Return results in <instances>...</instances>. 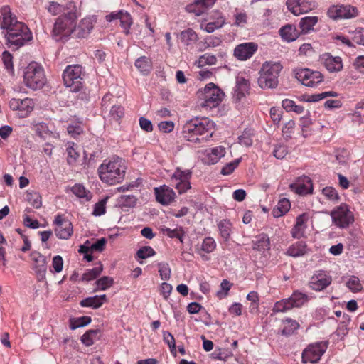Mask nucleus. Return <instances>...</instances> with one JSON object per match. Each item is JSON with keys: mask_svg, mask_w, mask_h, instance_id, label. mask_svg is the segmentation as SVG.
<instances>
[{"mask_svg": "<svg viewBox=\"0 0 364 364\" xmlns=\"http://www.w3.org/2000/svg\"><path fill=\"white\" fill-rule=\"evenodd\" d=\"M92 319L90 316H84L80 318H76L71 323V328L76 329L77 328L84 327L88 325L91 322Z\"/></svg>", "mask_w": 364, "mask_h": 364, "instance_id": "51", "label": "nucleus"}, {"mask_svg": "<svg viewBox=\"0 0 364 364\" xmlns=\"http://www.w3.org/2000/svg\"><path fill=\"white\" fill-rule=\"evenodd\" d=\"M159 129L164 133H169L173 130L174 123L172 121L161 122L159 125Z\"/></svg>", "mask_w": 364, "mask_h": 364, "instance_id": "63", "label": "nucleus"}, {"mask_svg": "<svg viewBox=\"0 0 364 364\" xmlns=\"http://www.w3.org/2000/svg\"><path fill=\"white\" fill-rule=\"evenodd\" d=\"M235 88L239 89V90L245 91L247 92L250 88L249 81L245 79L243 77H237Z\"/></svg>", "mask_w": 364, "mask_h": 364, "instance_id": "58", "label": "nucleus"}, {"mask_svg": "<svg viewBox=\"0 0 364 364\" xmlns=\"http://www.w3.org/2000/svg\"><path fill=\"white\" fill-rule=\"evenodd\" d=\"M321 60L330 73H337L343 69L342 59L339 56H333L331 53H326L321 55Z\"/></svg>", "mask_w": 364, "mask_h": 364, "instance_id": "19", "label": "nucleus"}, {"mask_svg": "<svg viewBox=\"0 0 364 364\" xmlns=\"http://www.w3.org/2000/svg\"><path fill=\"white\" fill-rule=\"evenodd\" d=\"M216 247V243L213 238L208 237L203 240L201 250L206 253L212 252Z\"/></svg>", "mask_w": 364, "mask_h": 364, "instance_id": "48", "label": "nucleus"}, {"mask_svg": "<svg viewBox=\"0 0 364 364\" xmlns=\"http://www.w3.org/2000/svg\"><path fill=\"white\" fill-rule=\"evenodd\" d=\"M71 191L73 194L80 198H86L87 200L91 198L90 192L87 191L82 185L75 184L73 186Z\"/></svg>", "mask_w": 364, "mask_h": 364, "instance_id": "37", "label": "nucleus"}, {"mask_svg": "<svg viewBox=\"0 0 364 364\" xmlns=\"http://www.w3.org/2000/svg\"><path fill=\"white\" fill-rule=\"evenodd\" d=\"M215 1L216 0H194L192 4L186 6V10L198 16L205 13L208 9L214 5Z\"/></svg>", "mask_w": 364, "mask_h": 364, "instance_id": "20", "label": "nucleus"}, {"mask_svg": "<svg viewBox=\"0 0 364 364\" xmlns=\"http://www.w3.org/2000/svg\"><path fill=\"white\" fill-rule=\"evenodd\" d=\"M23 80L28 87L33 90L41 89L46 82L43 68L35 62L30 63L25 69Z\"/></svg>", "mask_w": 364, "mask_h": 364, "instance_id": "7", "label": "nucleus"}, {"mask_svg": "<svg viewBox=\"0 0 364 364\" xmlns=\"http://www.w3.org/2000/svg\"><path fill=\"white\" fill-rule=\"evenodd\" d=\"M327 349V343L318 342L308 346L302 353V362L316 363Z\"/></svg>", "mask_w": 364, "mask_h": 364, "instance_id": "11", "label": "nucleus"}, {"mask_svg": "<svg viewBox=\"0 0 364 364\" xmlns=\"http://www.w3.org/2000/svg\"><path fill=\"white\" fill-rule=\"evenodd\" d=\"M95 283L97 289H97L106 290L113 284L114 279L112 277L105 276L97 280Z\"/></svg>", "mask_w": 364, "mask_h": 364, "instance_id": "44", "label": "nucleus"}, {"mask_svg": "<svg viewBox=\"0 0 364 364\" xmlns=\"http://www.w3.org/2000/svg\"><path fill=\"white\" fill-rule=\"evenodd\" d=\"M287 154V148L284 145L277 146L273 151L274 156L278 159H284Z\"/></svg>", "mask_w": 364, "mask_h": 364, "instance_id": "61", "label": "nucleus"}, {"mask_svg": "<svg viewBox=\"0 0 364 364\" xmlns=\"http://www.w3.org/2000/svg\"><path fill=\"white\" fill-rule=\"evenodd\" d=\"M107 197L100 200L97 202L94 207V210L92 214L95 216H100L105 213L106 212V203L107 200Z\"/></svg>", "mask_w": 364, "mask_h": 364, "instance_id": "47", "label": "nucleus"}, {"mask_svg": "<svg viewBox=\"0 0 364 364\" xmlns=\"http://www.w3.org/2000/svg\"><path fill=\"white\" fill-rule=\"evenodd\" d=\"M135 66L144 75H147L152 68V62L151 58L146 56H141L135 61Z\"/></svg>", "mask_w": 364, "mask_h": 364, "instance_id": "27", "label": "nucleus"}, {"mask_svg": "<svg viewBox=\"0 0 364 364\" xmlns=\"http://www.w3.org/2000/svg\"><path fill=\"white\" fill-rule=\"evenodd\" d=\"M126 170L125 161L120 157L114 156L109 160H105L97 171L102 182L114 185L124 180Z\"/></svg>", "mask_w": 364, "mask_h": 364, "instance_id": "3", "label": "nucleus"}, {"mask_svg": "<svg viewBox=\"0 0 364 364\" xmlns=\"http://www.w3.org/2000/svg\"><path fill=\"white\" fill-rule=\"evenodd\" d=\"M9 107L13 110L18 111L21 117H26L33 111L34 102L32 99L28 97L23 100L12 98L9 101Z\"/></svg>", "mask_w": 364, "mask_h": 364, "instance_id": "14", "label": "nucleus"}, {"mask_svg": "<svg viewBox=\"0 0 364 364\" xmlns=\"http://www.w3.org/2000/svg\"><path fill=\"white\" fill-rule=\"evenodd\" d=\"M291 207V203L289 200L283 198L280 199L278 202V204L274 207L272 210V215L274 218H279L287 213Z\"/></svg>", "mask_w": 364, "mask_h": 364, "instance_id": "24", "label": "nucleus"}, {"mask_svg": "<svg viewBox=\"0 0 364 364\" xmlns=\"http://www.w3.org/2000/svg\"><path fill=\"white\" fill-rule=\"evenodd\" d=\"M328 16L333 20L351 18L358 15V10L350 5H333L328 10Z\"/></svg>", "mask_w": 364, "mask_h": 364, "instance_id": "12", "label": "nucleus"}, {"mask_svg": "<svg viewBox=\"0 0 364 364\" xmlns=\"http://www.w3.org/2000/svg\"><path fill=\"white\" fill-rule=\"evenodd\" d=\"M99 330H89L85 333H84L81 337V341L83 344L87 346H90L94 343L95 339L97 338L99 334Z\"/></svg>", "mask_w": 364, "mask_h": 364, "instance_id": "38", "label": "nucleus"}, {"mask_svg": "<svg viewBox=\"0 0 364 364\" xmlns=\"http://www.w3.org/2000/svg\"><path fill=\"white\" fill-rule=\"evenodd\" d=\"M70 10L60 16L53 26V35L56 41L73 34L75 22L77 19L76 8L73 3H69Z\"/></svg>", "mask_w": 364, "mask_h": 364, "instance_id": "4", "label": "nucleus"}, {"mask_svg": "<svg viewBox=\"0 0 364 364\" xmlns=\"http://www.w3.org/2000/svg\"><path fill=\"white\" fill-rule=\"evenodd\" d=\"M269 239L267 235H261L258 237V240L255 243L254 249L257 250H264L269 248Z\"/></svg>", "mask_w": 364, "mask_h": 364, "instance_id": "43", "label": "nucleus"}, {"mask_svg": "<svg viewBox=\"0 0 364 364\" xmlns=\"http://www.w3.org/2000/svg\"><path fill=\"white\" fill-rule=\"evenodd\" d=\"M346 285L353 292H358L363 289L359 278L355 276H351L346 282Z\"/></svg>", "mask_w": 364, "mask_h": 364, "instance_id": "42", "label": "nucleus"}, {"mask_svg": "<svg viewBox=\"0 0 364 364\" xmlns=\"http://www.w3.org/2000/svg\"><path fill=\"white\" fill-rule=\"evenodd\" d=\"M295 77L304 86L314 87L323 80V76L319 71L308 68L295 70Z\"/></svg>", "mask_w": 364, "mask_h": 364, "instance_id": "10", "label": "nucleus"}, {"mask_svg": "<svg viewBox=\"0 0 364 364\" xmlns=\"http://www.w3.org/2000/svg\"><path fill=\"white\" fill-rule=\"evenodd\" d=\"M257 48V44L253 42L241 43L235 48L234 55L240 60H246L253 55Z\"/></svg>", "mask_w": 364, "mask_h": 364, "instance_id": "17", "label": "nucleus"}, {"mask_svg": "<svg viewBox=\"0 0 364 364\" xmlns=\"http://www.w3.org/2000/svg\"><path fill=\"white\" fill-rule=\"evenodd\" d=\"M31 258L33 262V269L36 273L38 281H43L46 279L47 272V261L46 257L38 252L33 251L31 253Z\"/></svg>", "mask_w": 364, "mask_h": 364, "instance_id": "15", "label": "nucleus"}, {"mask_svg": "<svg viewBox=\"0 0 364 364\" xmlns=\"http://www.w3.org/2000/svg\"><path fill=\"white\" fill-rule=\"evenodd\" d=\"M75 145L74 142H68L66 144L67 162L69 165L75 164L80 157V154L76 151Z\"/></svg>", "mask_w": 364, "mask_h": 364, "instance_id": "32", "label": "nucleus"}, {"mask_svg": "<svg viewBox=\"0 0 364 364\" xmlns=\"http://www.w3.org/2000/svg\"><path fill=\"white\" fill-rule=\"evenodd\" d=\"M92 28V20L90 18H85L80 21L77 26L75 25L73 36L79 38H86Z\"/></svg>", "mask_w": 364, "mask_h": 364, "instance_id": "21", "label": "nucleus"}, {"mask_svg": "<svg viewBox=\"0 0 364 364\" xmlns=\"http://www.w3.org/2000/svg\"><path fill=\"white\" fill-rule=\"evenodd\" d=\"M136 198L134 195H122L119 198V203L122 207L133 208L136 203Z\"/></svg>", "mask_w": 364, "mask_h": 364, "instance_id": "40", "label": "nucleus"}, {"mask_svg": "<svg viewBox=\"0 0 364 364\" xmlns=\"http://www.w3.org/2000/svg\"><path fill=\"white\" fill-rule=\"evenodd\" d=\"M173 186L177 189L179 194H182L186 192L188 189L191 188L190 180H186L183 181H177L176 183H172Z\"/></svg>", "mask_w": 364, "mask_h": 364, "instance_id": "57", "label": "nucleus"}, {"mask_svg": "<svg viewBox=\"0 0 364 364\" xmlns=\"http://www.w3.org/2000/svg\"><path fill=\"white\" fill-rule=\"evenodd\" d=\"M323 194L330 200L338 201L339 200V196L337 191L333 187H326L322 190Z\"/></svg>", "mask_w": 364, "mask_h": 364, "instance_id": "53", "label": "nucleus"}, {"mask_svg": "<svg viewBox=\"0 0 364 364\" xmlns=\"http://www.w3.org/2000/svg\"><path fill=\"white\" fill-rule=\"evenodd\" d=\"M80 304L82 307H91L92 309H98L102 305V302L98 301L97 295L92 297H87L82 299Z\"/></svg>", "mask_w": 364, "mask_h": 364, "instance_id": "41", "label": "nucleus"}, {"mask_svg": "<svg viewBox=\"0 0 364 364\" xmlns=\"http://www.w3.org/2000/svg\"><path fill=\"white\" fill-rule=\"evenodd\" d=\"M332 221L336 226L346 228L353 223L354 217L346 204H341L335 208L330 213Z\"/></svg>", "mask_w": 364, "mask_h": 364, "instance_id": "9", "label": "nucleus"}, {"mask_svg": "<svg viewBox=\"0 0 364 364\" xmlns=\"http://www.w3.org/2000/svg\"><path fill=\"white\" fill-rule=\"evenodd\" d=\"M161 231L163 234L166 235L171 238H177L179 240L181 243H183V237L185 232L182 227H178L175 229H171L169 228H162Z\"/></svg>", "mask_w": 364, "mask_h": 364, "instance_id": "29", "label": "nucleus"}, {"mask_svg": "<svg viewBox=\"0 0 364 364\" xmlns=\"http://www.w3.org/2000/svg\"><path fill=\"white\" fill-rule=\"evenodd\" d=\"M219 231L221 237L225 240H228L232 232V224L228 220H221L218 225Z\"/></svg>", "mask_w": 364, "mask_h": 364, "instance_id": "33", "label": "nucleus"}, {"mask_svg": "<svg viewBox=\"0 0 364 364\" xmlns=\"http://www.w3.org/2000/svg\"><path fill=\"white\" fill-rule=\"evenodd\" d=\"M214 122L208 117H196L188 121L183 127V137L192 143L207 141L214 133Z\"/></svg>", "mask_w": 364, "mask_h": 364, "instance_id": "2", "label": "nucleus"}, {"mask_svg": "<svg viewBox=\"0 0 364 364\" xmlns=\"http://www.w3.org/2000/svg\"><path fill=\"white\" fill-rule=\"evenodd\" d=\"M240 162V159H236L234 161L225 164L221 169V174L225 176L232 173L234 171V170L237 167Z\"/></svg>", "mask_w": 364, "mask_h": 364, "instance_id": "49", "label": "nucleus"}, {"mask_svg": "<svg viewBox=\"0 0 364 364\" xmlns=\"http://www.w3.org/2000/svg\"><path fill=\"white\" fill-rule=\"evenodd\" d=\"M53 224L55 225V233L57 237L62 240L69 239L73 232L71 222L61 215L55 217Z\"/></svg>", "mask_w": 364, "mask_h": 364, "instance_id": "13", "label": "nucleus"}, {"mask_svg": "<svg viewBox=\"0 0 364 364\" xmlns=\"http://www.w3.org/2000/svg\"><path fill=\"white\" fill-rule=\"evenodd\" d=\"M316 6V4L314 1H301V6L297 11L299 15L307 13L309 11L312 10Z\"/></svg>", "mask_w": 364, "mask_h": 364, "instance_id": "59", "label": "nucleus"}, {"mask_svg": "<svg viewBox=\"0 0 364 364\" xmlns=\"http://www.w3.org/2000/svg\"><path fill=\"white\" fill-rule=\"evenodd\" d=\"M103 266L100 262L98 265L92 269L88 270L87 272L84 273L82 276V279L83 281H91L96 279L102 272Z\"/></svg>", "mask_w": 364, "mask_h": 364, "instance_id": "35", "label": "nucleus"}, {"mask_svg": "<svg viewBox=\"0 0 364 364\" xmlns=\"http://www.w3.org/2000/svg\"><path fill=\"white\" fill-rule=\"evenodd\" d=\"M119 19L123 28H130L133 23L130 14L127 11H119Z\"/></svg>", "mask_w": 364, "mask_h": 364, "instance_id": "45", "label": "nucleus"}, {"mask_svg": "<svg viewBox=\"0 0 364 364\" xmlns=\"http://www.w3.org/2000/svg\"><path fill=\"white\" fill-rule=\"evenodd\" d=\"M200 106L208 109L216 107L222 102L224 92L214 83L208 84L197 93Z\"/></svg>", "mask_w": 364, "mask_h": 364, "instance_id": "6", "label": "nucleus"}, {"mask_svg": "<svg viewBox=\"0 0 364 364\" xmlns=\"http://www.w3.org/2000/svg\"><path fill=\"white\" fill-rule=\"evenodd\" d=\"M301 0H287L286 2L288 9L295 16H299L298 10L301 6Z\"/></svg>", "mask_w": 364, "mask_h": 364, "instance_id": "56", "label": "nucleus"}, {"mask_svg": "<svg viewBox=\"0 0 364 364\" xmlns=\"http://www.w3.org/2000/svg\"><path fill=\"white\" fill-rule=\"evenodd\" d=\"M279 33L282 38L288 42L295 41L299 36V32L296 30V27L290 24L281 28Z\"/></svg>", "mask_w": 364, "mask_h": 364, "instance_id": "23", "label": "nucleus"}, {"mask_svg": "<svg viewBox=\"0 0 364 364\" xmlns=\"http://www.w3.org/2000/svg\"><path fill=\"white\" fill-rule=\"evenodd\" d=\"M318 18L317 16H306L302 18L299 22V27L301 32L304 33H309L318 23Z\"/></svg>", "mask_w": 364, "mask_h": 364, "instance_id": "28", "label": "nucleus"}, {"mask_svg": "<svg viewBox=\"0 0 364 364\" xmlns=\"http://www.w3.org/2000/svg\"><path fill=\"white\" fill-rule=\"evenodd\" d=\"M26 200L33 208L36 209L40 208L42 205L41 196L38 192H28L26 193Z\"/></svg>", "mask_w": 364, "mask_h": 364, "instance_id": "36", "label": "nucleus"}, {"mask_svg": "<svg viewBox=\"0 0 364 364\" xmlns=\"http://www.w3.org/2000/svg\"><path fill=\"white\" fill-rule=\"evenodd\" d=\"M225 150L222 146H217L211 149L210 152L207 154L208 163L215 164L221 157L225 156Z\"/></svg>", "mask_w": 364, "mask_h": 364, "instance_id": "30", "label": "nucleus"}, {"mask_svg": "<svg viewBox=\"0 0 364 364\" xmlns=\"http://www.w3.org/2000/svg\"><path fill=\"white\" fill-rule=\"evenodd\" d=\"M180 40L185 46H192L198 39L197 33L191 28L181 32Z\"/></svg>", "mask_w": 364, "mask_h": 364, "instance_id": "25", "label": "nucleus"}, {"mask_svg": "<svg viewBox=\"0 0 364 364\" xmlns=\"http://www.w3.org/2000/svg\"><path fill=\"white\" fill-rule=\"evenodd\" d=\"M331 277L323 271H317L311 277L309 287L315 291H322L331 284Z\"/></svg>", "mask_w": 364, "mask_h": 364, "instance_id": "16", "label": "nucleus"}, {"mask_svg": "<svg viewBox=\"0 0 364 364\" xmlns=\"http://www.w3.org/2000/svg\"><path fill=\"white\" fill-rule=\"evenodd\" d=\"M110 117L117 121L124 115V108L119 105H113L109 112Z\"/></svg>", "mask_w": 364, "mask_h": 364, "instance_id": "54", "label": "nucleus"}, {"mask_svg": "<svg viewBox=\"0 0 364 364\" xmlns=\"http://www.w3.org/2000/svg\"><path fill=\"white\" fill-rule=\"evenodd\" d=\"M291 306V305L290 304L288 299H282L275 303L273 308V311L284 312L285 311L292 309Z\"/></svg>", "mask_w": 364, "mask_h": 364, "instance_id": "46", "label": "nucleus"}, {"mask_svg": "<svg viewBox=\"0 0 364 364\" xmlns=\"http://www.w3.org/2000/svg\"><path fill=\"white\" fill-rule=\"evenodd\" d=\"M290 304L291 305V308L293 307H300L304 305L306 302L308 301L309 297L306 294L300 292L299 291H295L293 292L291 296L288 298Z\"/></svg>", "mask_w": 364, "mask_h": 364, "instance_id": "26", "label": "nucleus"}, {"mask_svg": "<svg viewBox=\"0 0 364 364\" xmlns=\"http://www.w3.org/2000/svg\"><path fill=\"white\" fill-rule=\"evenodd\" d=\"M1 13L2 21L0 27L5 34L9 47L13 46L14 48L18 49L32 39L29 28L16 20V16L11 14L9 6L2 7Z\"/></svg>", "mask_w": 364, "mask_h": 364, "instance_id": "1", "label": "nucleus"}, {"mask_svg": "<svg viewBox=\"0 0 364 364\" xmlns=\"http://www.w3.org/2000/svg\"><path fill=\"white\" fill-rule=\"evenodd\" d=\"M286 326L282 331V334L284 336H289L292 334L299 327V323L291 318H287L285 320Z\"/></svg>", "mask_w": 364, "mask_h": 364, "instance_id": "39", "label": "nucleus"}, {"mask_svg": "<svg viewBox=\"0 0 364 364\" xmlns=\"http://www.w3.org/2000/svg\"><path fill=\"white\" fill-rule=\"evenodd\" d=\"M154 194L156 201L163 205L170 204L175 198V192L167 186L154 188Z\"/></svg>", "mask_w": 364, "mask_h": 364, "instance_id": "18", "label": "nucleus"}, {"mask_svg": "<svg viewBox=\"0 0 364 364\" xmlns=\"http://www.w3.org/2000/svg\"><path fill=\"white\" fill-rule=\"evenodd\" d=\"M82 68L80 65L67 66L63 73V80L66 87L70 91L77 92L82 87Z\"/></svg>", "mask_w": 364, "mask_h": 364, "instance_id": "8", "label": "nucleus"}, {"mask_svg": "<svg viewBox=\"0 0 364 364\" xmlns=\"http://www.w3.org/2000/svg\"><path fill=\"white\" fill-rule=\"evenodd\" d=\"M353 41L364 46V29L356 30L353 36Z\"/></svg>", "mask_w": 364, "mask_h": 364, "instance_id": "64", "label": "nucleus"}, {"mask_svg": "<svg viewBox=\"0 0 364 364\" xmlns=\"http://www.w3.org/2000/svg\"><path fill=\"white\" fill-rule=\"evenodd\" d=\"M217 62V58L214 55L205 53L201 55L198 60L195 62V65L198 68H203L205 65H213Z\"/></svg>", "mask_w": 364, "mask_h": 364, "instance_id": "34", "label": "nucleus"}, {"mask_svg": "<svg viewBox=\"0 0 364 364\" xmlns=\"http://www.w3.org/2000/svg\"><path fill=\"white\" fill-rule=\"evenodd\" d=\"M52 267L55 272L59 273L63 270V260L61 256L56 255L53 258Z\"/></svg>", "mask_w": 364, "mask_h": 364, "instance_id": "60", "label": "nucleus"}, {"mask_svg": "<svg viewBox=\"0 0 364 364\" xmlns=\"http://www.w3.org/2000/svg\"><path fill=\"white\" fill-rule=\"evenodd\" d=\"M282 69L279 63L266 62L259 71L258 85L262 89H274L278 85V77Z\"/></svg>", "mask_w": 364, "mask_h": 364, "instance_id": "5", "label": "nucleus"}, {"mask_svg": "<svg viewBox=\"0 0 364 364\" xmlns=\"http://www.w3.org/2000/svg\"><path fill=\"white\" fill-rule=\"evenodd\" d=\"M191 175L192 173L190 170H182L181 168H176L171 177V181L172 183H174L177 181L190 180Z\"/></svg>", "mask_w": 364, "mask_h": 364, "instance_id": "31", "label": "nucleus"}, {"mask_svg": "<svg viewBox=\"0 0 364 364\" xmlns=\"http://www.w3.org/2000/svg\"><path fill=\"white\" fill-rule=\"evenodd\" d=\"M308 252L307 245L304 241H298L291 245L286 251V255L292 257H299Z\"/></svg>", "mask_w": 364, "mask_h": 364, "instance_id": "22", "label": "nucleus"}, {"mask_svg": "<svg viewBox=\"0 0 364 364\" xmlns=\"http://www.w3.org/2000/svg\"><path fill=\"white\" fill-rule=\"evenodd\" d=\"M159 272L161 279L168 280L171 277V269L168 263L161 262L159 263Z\"/></svg>", "mask_w": 364, "mask_h": 364, "instance_id": "50", "label": "nucleus"}, {"mask_svg": "<svg viewBox=\"0 0 364 364\" xmlns=\"http://www.w3.org/2000/svg\"><path fill=\"white\" fill-rule=\"evenodd\" d=\"M156 252L150 246L142 247L136 252L137 257L141 259H146L149 257L154 256Z\"/></svg>", "mask_w": 364, "mask_h": 364, "instance_id": "52", "label": "nucleus"}, {"mask_svg": "<svg viewBox=\"0 0 364 364\" xmlns=\"http://www.w3.org/2000/svg\"><path fill=\"white\" fill-rule=\"evenodd\" d=\"M290 187L292 190H294L295 192L299 195H304V194L311 193L312 189H313L311 184H310L309 188H308L304 184H291L290 186Z\"/></svg>", "mask_w": 364, "mask_h": 364, "instance_id": "55", "label": "nucleus"}, {"mask_svg": "<svg viewBox=\"0 0 364 364\" xmlns=\"http://www.w3.org/2000/svg\"><path fill=\"white\" fill-rule=\"evenodd\" d=\"M164 341L168 344L171 351L176 349V343L173 336L168 331L163 333Z\"/></svg>", "mask_w": 364, "mask_h": 364, "instance_id": "62", "label": "nucleus"}]
</instances>
